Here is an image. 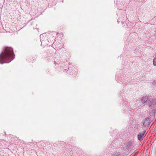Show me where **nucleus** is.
<instances>
[{
	"mask_svg": "<svg viewBox=\"0 0 156 156\" xmlns=\"http://www.w3.org/2000/svg\"><path fill=\"white\" fill-rule=\"evenodd\" d=\"M10 48L6 47L0 54V64L10 62Z\"/></svg>",
	"mask_w": 156,
	"mask_h": 156,
	"instance_id": "f257e3e1",
	"label": "nucleus"
},
{
	"mask_svg": "<svg viewBox=\"0 0 156 156\" xmlns=\"http://www.w3.org/2000/svg\"><path fill=\"white\" fill-rule=\"evenodd\" d=\"M146 130H144L143 133H140L137 135L138 139L140 140H143V137L146 132Z\"/></svg>",
	"mask_w": 156,
	"mask_h": 156,
	"instance_id": "f03ea898",
	"label": "nucleus"
},
{
	"mask_svg": "<svg viewBox=\"0 0 156 156\" xmlns=\"http://www.w3.org/2000/svg\"><path fill=\"white\" fill-rule=\"evenodd\" d=\"M149 105L152 107L155 108L156 107V99H153L150 101Z\"/></svg>",
	"mask_w": 156,
	"mask_h": 156,
	"instance_id": "7ed1b4c3",
	"label": "nucleus"
},
{
	"mask_svg": "<svg viewBox=\"0 0 156 156\" xmlns=\"http://www.w3.org/2000/svg\"><path fill=\"white\" fill-rule=\"evenodd\" d=\"M150 120L149 118H145L143 123V125L146 126L150 124Z\"/></svg>",
	"mask_w": 156,
	"mask_h": 156,
	"instance_id": "20e7f679",
	"label": "nucleus"
},
{
	"mask_svg": "<svg viewBox=\"0 0 156 156\" xmlns=\"http://www.w3.org/2000/svg\"><path fill=\"white\" fill-rule=\"evenodd\" d=\"M148 100V96H145L142 97L141 99V101L142 103H144L147 101Z\"/></svg>",
	"mask_w": 156,
	"mask_h": 156,
	"instance_id": "39448f33",
	"label": "nucleus"
},
{
	"mask_svg": "<svg viewBox=\"0 0 156 156\" xmlns=\"http://www.w3.org/2000/svg\"><path fill=\"white\" fill-rule=\"evenodd\" d=\"M10 62L15 57V54L13 52V50L10 48Z\"/></svg>",
	"mask_w": 156,
	"mask_h": 156,
	"instance_id": "423d86ee",
	"label": "nucleus"
},
{
	"mask_svg": "<svg viewBox=\"0 0 156 156\" xmlns=\"http://www.w3.org/2000/svg\"><path fill=\"white\" fill-rule=\"evenodd\" d=\"M153 64L154 66H156V57L153 59Z\"/></svg>",
	"mask_w": 156,
	"mask_h": 156,
	"instance_id": "0eeeda50",
	"label": "nucleus"
}]
</instances>
